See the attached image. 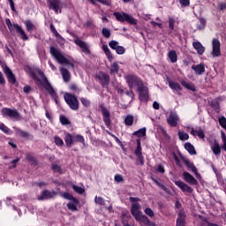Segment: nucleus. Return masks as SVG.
<instances>
[{
	"label": "nucleus",
	"instance_id": "f257e3e1",
	"mask_svg": "<svg viewBox=\"0 0 226 226\" xmlns=\"http://www.w3.org/2000/svg\"><path fill=\"white\" fill-rule=\"evenodd\" d=\"M130 202H132L131 207V213L132 216H134L136 222H139L140 225H147V226H156V223L151 222L147 216L142 214V206L139 204V198H129Z\"/></svg>",
	"mask_w": 226,
	"mask_h": 226
},
{
	"label": "nucleus",
	"instance_id": "f03ea898",
	"mask_svg": "<svg viewBox=\"0 0 226 226\" xmlns=\"http://www.w3.org/2000/svg\"><path fill=\"white\" fill-rule=\"evenodd\" d=\"M125 80L131 89H137L141 102H147L149 98L147 87L142 84V81L139 78L133 75H128L125 77Z\"/></svg>",
	"mask_w": 226,
	"mask_h": 226
},
{
	"label": "nucleus",
	"instance_id": "7ed1b4c3",
	"mask_svg": "<svg viewBox=\"0 0 226 226\" xmlns=\"http://www.w3.org/2000/svg\"><path fill=\"white\" fill-rule=\"evenodd\" d=\"M27 72L30 77L34 79L37 86H39V87H43L46 89V91H48V93H49V94H51V96H56V91H54V88L52 86H50V83L47 79V77H45V74H43V72L39 69L36 70L35 72L31 69H28Z\"/></svg>",
	"mask_w": 226,
	"mask_h": 226
},
{
	"label": "nucleus",
	"instance_id": "20e7f679",
	"mask_svg": "<svg viewBox=\"0 0 226 226\" xmlns=\"http://www.w3.org/2000/svg\"><path fill=\"white\" fill-rule=\"evenodd\" d=\"M50 54L59 63V64H64V66H68V68H72L73 66V63L70 61L61 50L55 47H50Z\"/></svg>",
	"mask_w": 226,
	"mask_h": 226
},
{
	"label": "nucleus",
	"instance_id": "39448f33",
	"mask_svg": "<svg viewBox=\"0 0 226 226\" xmlns=\"http://www.w3.org/2000/svg\"><path fill=\"white\" fill-rule=\"evenodd\" d=\"M61 197L69 200V202L67 203V208L69 209V211H72V213L79 211L80 202L79 201V200H77V198L73 197L68 192H61Z\"/></svg>",
	"mask_w": 226,
	"mask_h": 226
},
{
	"label": "nucleus",
	"instance_id": "423d86ee",
	"mask_svg": "<svg viewBox=\"0 0 226 226\" xmlns=\"http://www.w3.org/2000/svg\"><path fill=\"white\" fill-rule=\"evenodd\" d=\"M5 24L9 31H11V34H15V31H17V33H19L22 40H27V35L26 34V32H24V29L20 27V26L18 24H12L10 19H5Z\"/></svg>",
	"mask_w": 226,
	"mask_h": 226
},
{
	"label": "nucleus",
	"instance_id": "0eeeda50",
	"mask_svg": "<svg viewBox=\"0 0 226 226\" xmlns=\"http://www.w3.org/2000/svg\"><path fill=\"white\" fill-rule=\"evenodd\" d=\"M114 16L118 22H128V24L137 26V19L128 13L114 12Z\"/></svg>",
	"mask_w": 226,
	"mask_h": 226
},
{
	"label": "nucleus",
	"instance_id": "6e6552de",
	"mask_svg": "<svg viewBox=\"0 0 226 226\" xmlns=\"http://www.w3.org/2000/svg\"><path fill=\"white\" fill-rule=\"evenodd\" d=\"M64 100L66 103L69 105L70 109L72 110H77L79 109V100L73 94H65Z\"/></svg>",
	"mask_w": 226,
	"mask_h": 226
},
{
	"label": "nucleus",
	"instance_id": "1a4fd4ad",
	"mask_svg": "<svg viewBox=\"0 0 226 226\" xmlns=\"http://www.w3.org/2000/svg\"><path fill=\"white\" fill-rule=\"evenodd\" d=\"M2 114L4 117H10L11 119L15 120L20 119V114H19V111H17V109L4 108L2 109Z\"/></svg>",
	"mask_w": 226,
	"mask_h": 226
},
{
	"label": "nucleus",
	"instance_id": "9d476101",
	"mask_svg": "<svg viewBox=\"0 0 226 226\" xmlns=\"http://www.w3.org/2000/svg\"><path fill=\"white\" fill-rule=\"evenodd\" d=\"M213 45V51H212V56L214 57H220L222 55V52L220 50V41L218 39H214L212 41Z\"/></svg>",
	"mask_w": 226,
	"mask_h": 226
},
{
	"label": "nucleus",
	"instance_id": "9b49d317",
	"mask_svg": "<svg viewBox=\"0 0 226 226\" xmlns=\"http://www.w3.org/2000/svg\"><path fill=\"white\" fill-rule=\"evenodd\" d=\"M176 186L180 188V190L186 193H193V188L190 187L185 182L178 180L175 182Z\"/></svg>",
	"mask_w": 226,
	"mask_h": 226
},
{
	"label": "nucleus",
	"instance_id": "f8f14e48",
	"mask_svg": "<svg viewBox=\"0 0 226 226\" xmlns=\"http://www.w3.org/2000/svg\"><path fill=\"white\" fill-rule=\"evenodd\" d=\"M63 8L61 0H49V10H53L56 13H59Z\"/></svg>",
	"mask_w": 226,
	"mask_h": 226
},
{
	"label": "nucleus",
	"instance_id": "ddd939ff",
	"mask_svg": "<svg viewBox=\"0 0 226 226\" xmlns=\"http://www.w3.org/2000/svg\"><path fill=\"white\" fill-rule=\"evenodd\" d=\"M167 121L170 126L176 127L179 122V116H177V113L176 112H170Z\"/></svg>",
	"mask_w": 226,
	"mask_h": 226
},
{
	"label": "nucleus",
	"instance_id": "4468645a",
	"mask_svg": "<svg viewBox=\"0 0 226 226\" xmlns=\"http://www.w3.org/2000/svg\"><path fill=\"white\" fill-rule=\"evenodd\" d=\"M56 195V192L43 191L37 196L39 200H48V199H52Z\"/></svg>",
	"mask_w": 226,
	"mask_h": 226
},
{
	"label": "nucleus",
	"instance_id": "2eb2a0df",
	"mask_svg": "<svg viewBox=\"0 0 226 226\" xmlns=\"http://www.w3.org/2000/svg\"><path fill=\"white\" fill-rule=\"evenodd\" d=\"M74 42L76 43V45H78L79 48L81 49L84 54H89V45H87V43L84 42L82 40L79 38L75 39Z\"/></svg>",
	"mask_w": 226,
	"mask_h": 226
},
{
	"label": "nucleus",
	"instance_id": "dca6fc26",
	"mask_svg": "<svg viewBox=\"0 0 226 226\" xmlns=\"http://www.w3.org/2000/svg\"><path fill=\"white\" fill-rule=\"evenodd\" d=\"M137 142V148L135 150V154L138 160L140 162L141 165L144 164V157L142 156V147H140V139L136 140Z\"/></svg>",
	"mask_w": 226,
	"mask_h": 226
},
{
	"label": "nucleus",
	"instance_id": "f3484780",
	"mask_svg": "<svg viewBox=\"0 0 226 226\" xmlns=\"http://www.w3.org/2000/svg\"><path fill=\"white\" fill-rule=\"evenodd\" d=\"M190 133L193 137H197L198 136L199 139H201L202 140H204V139H206V132H204L203 129L195 130L193 128H191Z\"/></svg>",
	"mask_w": 226,
	"mask_h": 226
},
{
	"label": "nucleus",
	"instance_id": "a211bd4d",
	"mask_svg": "<svg viewBox=\"0 0 226 226\" xmlns=\"http://www.w3.org/2000/svg\"><path fill=\"white\" fill-rule=\"evenodd\" d=\"M4 72L8 78V80L11 84H15V75H13V72H11V70L8 66L4 67Z\"/></svg>",
	"mask_w": 226,
	"mask_h": 226
},
{
	"label": "nucleus",
	"instance_id": "6ab92c4d",
	"mask_svg": "<svg viewBox=\"0 0 226 226\" xmlns=\"http://www.w3.org/2000/svg\"><path fill=\"white\" fill-rule=\"evenodd\" d=\"M183 177L185 182L188 183V185H197V179L192 176V174L185 171L183 173Z\"/></svg>",
	"mask_w": 226,
	"mask_h": 226
},
{
	"label": "nucleus",
	"instance_id": "aec40b11",
	"mask_svg": "<svg viewBox=\"0 0 226 226\" xmlns=\"http://www.w3.org/2000/svg\"><path fill=\"white\" fill-rule=\"evenodd\" d=\"M210 147H211V150L213 151L214 154H215L216 156H218V154H220V153H222V148L220 147V144L216 140H215L214 142H212L210 144Z\"/></svg>",
	"mask_w": 226,
	"mask_h": 226
},
{
	"label": "nucleus",
	"instance_id": "412c9836",
	"mask_svg": "<svg viewBox=\"0 0 226 226\" xmlns=\"http://www.w3.org/2000/svg\"><path fill=\"white\" fill-rule=\"evenodd\" d=\"M64 142H65L67 147H72V146L73 144H75V135L67 133L64 137Z\"/></svg>",
	"mask_w": 226,
	"mask_h": 226
},
{
	"label": "nucleus",
	"instance_id": "4be33fe9",
	"mask_svg": "<svg viewBox=\"0 0 226 226\" xmlns=\"http://www.w3.org/2000/svg\"><path fill=\"white\" fill-rule=\"evenodd\" d=\"M186 218V215H185V212L181 211L178 213V217L177 219V226H185L186 225V222L185 221Z\"/></svg>",
	"mask_w": 226,
	"mask_h": 226
},
{
	"label": "nucleus",
	"instance_id": "5701e85b",
	"mask_svg": "<svg viewBox=\"0 0 226 226\" xmlns=\"http://www.w3.org/2000/svg\"><path fill=\"white\" fill-rule=\"evenodd\" d=\"M192 70H194L197 75H202L206 72V66L204 64H200L198 65H192Z\"/></svg>",
	"mask_w": 226,
	"mask_h": 226
},
{
	"label": "nucleus",
	"instance_id": "b1692460",
	"mask_svg": "<svg viewBox=\"0 0 226 226\" xmlns=\"http://www.w3.org/2000/svg\"><path fill=\"white\" fill-rule=\"evenodd\" d=\"M102 116L106 126H110V112L107 109H102Z\"/></svg>",
	"mask_w": 226,
	"mask_h": 226
},
{
	"label": "nucleus",
	"instance_id": "393cba45",
	"mask_svg": "<svg viewBox=\"0 0 226 226\" xmlns=\"http://www.w3.org/2000/svg\"><path fill=\"white\" fill-rule=\"evenodd\" d=\"M97 79L101 82V84H105V82H109L110 80V78L109 75L105 72H99L97 74Z\"/></svg>",
	"mask_w": 226,
	"mask_h": 226
},
{
	"label": "nucleus",
	"instance_id": "a878e982",
	"mask_svg": "<svg viewBox=\"0 0 226 226\" xmlns=\"http://www.w3.org/2000/svg\"><path fill=\"white\" fill-rule=\"evenodd\" d=\"M192 47H193V49H195V50H197V52H198V54H200V56H202L206 50L204 46H202V44L199 41L193 42Z\"/></svg>",
	"mask_w": 226,
	"mask_h": 226
},
{
	"label": "nucleus",
	"instance_id": "bb28decb",
	"mask_svg": "<svg viewBox=\"0 0 226 226\" xmlns=\"http://www.w3.org/2000/svg\"><path fill=\"white\" fill-rule=\"evenodd\" d=\"M169 86L173 91H183V87L176 81H169Z\"/></svg>",
	"mask_w": 226,
	"mask_h": 226
},
{
	"label": "nucleus",
	"instance_id": "cd10ccee",
	"mask_svg": "<svg viewBox=\"0 0 226 226\" xmlns=\"http://www.w3.org/2000/svg\"><path fill=\"white\" fill-rule=\"evenodd\" d=\"M60 72L64 82H68L70 80V72L64 67H60Z\"/></svg>",
	"mask_w": 226,
	"mask_h": 226
},
{
	"label": "nucleus",
	"instance_id": "c85d7f7f",
	"mask_svg": "<svg viewBox=\"0 0 226 226\" xmlns=\"http://www.w3.org/2000/svg\"><path fill=\"white\" fill-rule=\"evenodd\" d=\"M111 75H119V64L113 63L110 67Z\"/></svg>",
	"mask_w": 226,
	"mask_h": 226
},
{
	"label": "nucleus",
	"instance_id": "c756f323",
	"mask_svg": "<svg viewBox=\"0 0 226 226\" xmlns=\"http://www.w3.org/2000/svg\"><path fill=\"white\" fill-rule=\"evenodd\" d=\"M186 165L188 167V169H191V170H192L197 177V179H200V174H199V172L197 171V168L193 165V163L190 162H186Z\"/></svg>",
	"mask_w": 226,
	"mask_h": 226
},
{
	"label": "nucleus",
	"instance_id": "7c9ffc66",
	"mask_svg": "<svg viewBox=\"0 0 226 226\" xmlns=\"http://www.w3.org/2000/svg\"><path fill=\"white\" fill-rule=\"evenodd\" d=\"M185 149H186V151H188V153L191 154H197L195 147H193V145H192V143H185Z\"/></svg>",
	"mask_w": 226,
	"mask_h": 226
},
{
	"label": "nucleus",
	"instance_id": "2f4dec72",
	"mask_svg": "<svg viewBox=\"0 0 226 226\" xmlns=\"http://www.w3.org/2000/svg\"><path fill=\"white\" fill-rule=\"evenodd\" d=\"M181 84L182 86H184V87H185L186 89H189L190 91H196L195 86L192 83L182 80Z\"/></svg>",
	"mask_w": 226,
	"mask_h": 226
},
{
	"label": "nucleus",
	"instance_id": "473e14b6",
	"mask_svg": "<svg viewBox=\"0 0 226 226\" xmlns=\"http://www.w3.org/2000/svg\"><path fill=\"white\" fill-rule=\"evenodd\" d=\"M92 4H96V3H101L102 4H106L110 6L112 0H88Z\"/></svg>",
	"mask_w": 226,
	"mask_h": 226
},
{
	"label": "nucleus",
	"instance_id": "72a5a7b5",
	"mask_svg": "<svg viewBox=\"0 0 226 226\" xmlns=\"http://www.w3.org/2000/svg\"><path fill=\"white\" fill-rule=\"evenodd\" d=\"M26 27V31H28L29 33H31L32 31H34L35 26L34 24H33V22H31L30 20H26L24 22Z\"/></svg>",
	"mask_w": 226,
	"mask_h": 226
},
{
	"label": "nucleus",
	"instance_id": "f704fd0d",
	"mask_svg": "<svg viewBox=\"0 0 226 226\" xmlns=\"http://www.w3.org/2000/svg\"><path fill=\"white\" fill-rule=\"evenodd\" d=\"M178 137L180 140H188L190 139V135L185 131H178Z\"/></svg>",
	"mask_w": 226,
	"mask_h": 226
},
{
	"label": "nucleus",
	"instance_id": "c9c22d12",
	"mask_svg": "<svg viewBox=\"0 0 226 226\" xmlns=\"http://www.w3.org/2000/svg\"><path fill=\"white\" fill-rule=\"evenodd\" d=\"M72 188L74 192H76V193H79V195H82V193L86 192V189L84 188V186H78L76 185H73Z\"/></svg>",
	"mask_w": 226,
	"mask_h": 226
},
{
	"label": "nucleus",
	"instance_id": "e433bc0d",
	"mask_svg": "<svg viewBox=\"0 0 226 226\" xmlns=\"http://www.w3.org/2000/svg\"><path fill=\"white\" fill-rule=\"evenodd\" d=\"M133 135H136V137H146V127H143L136 132H133Z\"/></svg>",
	"mask_w": 226,
	"mask_h": 226
},
{
	"label": "nucleus",
	"instance_id": "4c0bfd02",
	"mask_svg": "<svg viewBox=\"0 0 226 226\" xmlns=\"http://www.w3.org/2000/svg\"><path fill=\"white\" fill-rule=\"evenodd\" d=\"M169 58L170 59L171 63H176L177 61V54L176 51L171 50L169 52Z\"/></svg>",
	"mask_w": 226,
	"mask_h": 226
},
{
	"label": "nucleus",
	"instance_id": "58836bf2",
	"mask_svg": "<svg viewBox=\"0 0 226 226\" xmlns=\"http://www.w3.org/2000/svg\"><path fill=\"white\" fill-rule=\"evenodd\" d=\"M102 50L106 54L108 59L110 61V59H112V54H110V49H109V46L102 45Z\"/></svg>",
	"mask_w": 226,
	"mask_h": 226
},
{
	"label": "nucleus",
	"instance_id": "ea45409f",
	"mask_svg": "<svg viewBox=\"0 0 226 226\" xmlns=\"http://www.w3.org/2000/svg\"><path fill=\"white\" fill-rule=\"evenodd\" d=\"M95 204H99L100 206H105V200L103 198L95 196L94 198Z\"/></svg>",
	"mask_w": 226,
	"mask_h": 226
},
{
	"label": "nucleus",
	"instance_id": "a19ab883",
	"mask_svg": "<svg viewBox=\"0 0 226 226\" xmlns=\"http://www.w3.org/2000/svg\"><path fill=\"white\" fill-rule=\"evenodd\" d=\"M144 212L147 215V216H149V218H154V211H153V209H151L150 207L145 208Z\"/></svg>",
	"mask_w": 226,
	"mask_h": 226
},
{
	"label": "nucleus",
	"instance_id": "79ce46f5",
	"mask_svg": "<svg viewBox=\"0 0 226 226\" xmlns=\"http://www.w3.org/2000/svg\"><path fill=\"white\" fill-rule=\"evenodd\" d=\"M125 124L127 126H132V124H133V116L129 115L125 117Z\"/></svg>",
	"mask_w": 226,
	"mask_h": 226
},
{
	"label": "nucleus",
	"instance_id": "37998d69",
	"mask_svg": "<svg viewBox=\"0 0 226 226\" xmlns=\"http://www.w3.org/2000/svg\"><path fill=\"white\" fill-rule=\"evenodd\" d=\"M109 46L113 50H117V49L119 48V42H117V41H109Z\"/></svg>",
	"mask_w": 226,
	"mask_h": 226
},
{
	"label": "nucleus",
	"instance_id": "c03bdc74",
	"mask_svg": "<svg viewBox=\"0 0 226 226\" xmlns=\"http://www.w3.org/2000/svg\"><path fill=\"white\" fill-rule=\"evenodd\" d=\"M206 27V19H200L198 23V28L204 29Z\"/></svg>",
	"mask_w": 226,
	"mask_h": 226
},
{
	"label": "nucleus",
	"instance_id": "a18cd8bd",
	"mask_svg": "<svg viewBox=\"0 0 226 226\" xmlns=\"http://www.w3.org/2000/svg\"><path fill=\"white\" fill-rule=\"evenodd\" d=\"M74 140L75 142H80L81 144H85L84 143V136L78 134V135H74Z\"/></svg>",
	"mask_w": 226,
	"mask_h": 226
},
{
	"label": "nucleus",
	"instance_id": "49530a36",
	"mask_svg": "<svg viewBox=\"0 0 226 226\" xmlns=\"http://www.w3.org/2000/svg\"><path fill=\"white\" fill-rule=\"evenodd\" d=\"M153 181H154V183H156L157 185L162 188V190H163L164 192H166V193H169V189H167V187H166L165 185H162L160 182H158V180H156V179H154V178H153Z\"/></svg>",
	"mask_w": 226,
	"mask_h": 226
},
{
	"label": "nucleus",
	"instance_id": "de8ad7c7",
	"mask_svg": "<svg viewBox=\"0 0 226 226\" xmlns=\"http://www.w3.org/2000/svg\"><path fill=\"white\" fill-rule=\"evenodd\" d=\"M54 140H55V144H56V146H63V144H64V142L63 141V139H62L61 138L57 137V136H56V137L54 138Z\"/></svg>",
	"mask_w": 226,
	"mask_h": 226
},
{
	"label": "nucleus",
	"instance_id": "09e8293b",
	"mask_svg": "<svg viewBox=\"0 0 226 226\" xmlns=\"http://www.w3.org/2000/svg\"><path fill=\"white\" fill-rule=\"evenodd\" d=\"M222 149H224V151H226V135L224 132H222Z\"/></svg>",
	"mask_w": 226,
	"mask_h": 226
},
{
	"label": "nucleus",
	"instance_id": "8fccbe9b",
	"mask_svg": "<svg viewBox=\"0 0 226 226\" xmlns=\"http://www.w3.org/2000/svg\"><path fill=\"white\" fill-rule=\"evenodd\" d=\"M102 34L105 36V38H110V30L104 27L102 29Z\"/></svg>",
	"mask_w": 226,
	"mask_h": 226
},
{
	"label": "nucleus",
	"instance_id": "3c124183",
	"mask_svg": "<svg viewBox=\"0 0 226 226\" xmlns=\"http://www.w3.org/2000/svg\"><path fill=\"white\" fill-rule=\"evenodd\" d=\"M60 122L62 123V124H64V125L70 124V121L64 116L60 117Z\"/></svg>",
	"mask_w": 226,
	"mask_h": 226
},
{
	"label": "nucleus",
	"instance_id": "603ef678",
	"mask_svg": "<svg viewBox=\"0 0 226 226\" xmlns=\"http://www.w3.org/2000/svg\"><path fill=\"white\" fill-rule=\"evenodd\" d=\"M51 169L54 170V172H62L61 166L57 164H52Z\"/></svg>",
	"mask_w": 226,
	"mask_h": 226
},
{
	"label": "nucleus",
	"instance_id": "864d4df0",
	"mask_svg": "<svg viewBox=\"0 0 226 226\" xmlns=\"http://www.w3.org/2000/svg\"><path fill=\"white\" fill-rule=\"evenodd\" d=\"M115 181L116 183H123V181H124V178H123L122 175L117 174L115 176Z\"/></svg>",
	"mask_w": 226,
	"mask_h": 226
},
{
	"label": "nucleus",
	"instance_id": "5fc2aeb1",
	"mask_svg": "<svg viewBox=\"0 0 226 226\" xmlns=\"http://www.w3.org/2000/svg\"><path fill=\"white\" fill-rule=\"evenodd\" d=\"M117 54H119V55H123L124 54L125 52V49L123 46H118V48H117V49H115Z\"/></svg>",
	"mask_w": 226,
	"mask_h": 226
},
{
	"label": "nucleus",
	"instance_id": "6e6d98bb",
	"mask_svg": "<svg viewBox=\"0 0 226 226\" xmlns=\"http://www.w3.org/2000/svg\"><path fill=\"white\" fill-rule=\"evenodd\" d=\"M217 10H219V11H223V10H226V4L225 3L218 4Z\"/></svg>",
	"mask_w": 226,
	"mask_h": 226
},
{
	"label": "nucleus",
	"instance_id": "4d7b16f0",
	"mask_svg": "<svg viewBox=\"0 0 226 226\" xmlns=\"http://www.w3.org/2000/svg\"><path fill=\"white\" fill-rule=\"evenodd\" d=\"M219 123L222 128H226V118L225 117H222L219 118Z\"/></svg>",
	"mask_w": 226,
	"mask_h": 226
},
{
	"label": "nucleus",
	"instance_id": "13d9d810",
	"mask_svg": "<svg viewBox=\"0 0 226 226\" xmlns=\"http://www.w3.org/2000/svg\"><path fill=\"white\" fill-rule=\"evenodd\" d=\"M212 107L218 112L220 110V104H218V101H214L212 102Z\"/></svg>",
	"mask_w": 226,
	"mask_h": 226
},
{
	"label": "nucleus",
	"instance_id": "bf43d9fd",
	"mask_svg": "<svg viewBox=\"0 0 226 226\" xmlns=\"http://www.w3.org/2000/svg\"><path fill=\"white\" fill-rule=\"evenodd\" d=\"M81 103L85 106V107H89V105H91V102H89V100L86 99V98H81Z\"/></svg>",
	"mask_w": 226,
	"mask_h": 226
},
{
	"label": "nucleus",
	"instance_id": "052dcab7",
	"mask_svg": "<svg viewBox=\"0 0 226 226\" xmlns=\"http://www.w3.org/2000/svg\"><path fill=\"white\" fill-rule=\"evenodd\" d=\"M0 130L4 132V133H8L10 131V129H8L4 124H0Z\"/></svg>",
	"mask_w": 226,
	"mask_h": 226
},
{
	"label": "nucleus",
	"instance_id": "680f3d73",
	"mask_svg": "<svg viewBox=\"0 0 226 226\" xmlns=\"http://www.w3.org/2000/svg\"><path fill=\"white\" fill-rule=\"evenodd\" d=\"M174 19H170V23H169V27L170 29V33H172V31H174Z\"/></svg>",
	"mask_w": 226,
	"mask_h": 226
},
{
	"label": "nucleus",
	"instance_id": "e2e57ef3",
	"mask_svg": "<svg viewBox=\"0 0 226 226\" xmlns=\"http://www.w3.org/2000/svg\"><path fill=\"white\" fill-rule=\"evenodd\" d=\"M150 24L151 26H153V27H156L157 26H159L160 29L163 27V25L162 23H156V21H151Z\"/></svg>",
	"mask_w": 226,
	"mask_h": 226
},
{
	"label": "nucleus",
	"instance_id": "0e129e2a",
	"mask_svg": "<svg viewBox=\"0 0 226 226\" xmlns=\"http://www.w3.org/2000/svg\"><path fill=\"white\" fill-rule=\"evenodd\" d=\"M182 6H190V0H179Z\"/></svg>",
	"mask_w": 226,
	"mask_h": 226
},
{
	"label": "nucleus",
	"instance_id": "69168bd1",
	"mask_svg": "<svg viewBox=\"0 0 226 226\" xmlns=\"http://www.w3.org/2000/svg\"><path fill=\"white\" fill-rule=\"evenodd\" d=\"M0 84L3 86L6 84V80H4V76L3 75V72H0Z\"/></svg>",
	"mask_w": 226,
	"mask_h": 226
},
{
	"label": "nucleus",
	"instance_id": "338daca9",
	"mask_svg": "<svg viewBox=\"0 0 226 226\" xmlns=\"http://www.w3.org/2000/svg\"><path fill=\"white\" fill-rule=\"evenodd\" d=\"M201 226H218V225L208 222L207 221H203V223L201 224Z\"/></svg>",
	"mask_w": 226,
	"mask_h": 226
},
{
	"label": "nucleus",
	"instance_id": "774afa93",
	"mask_svg": "<svg viewBox=\"0 0 226 226\" xmlns=\"http://www.w3.org/2000/svg\"><path fill=\"white\" fill-rule=\"evenodd\" d=\"M23 91H24V93H26V94H29V93H31V87H29V86H25V87H23Z\"/></svg>",
	"mask_w": 226,
	"mask_h": 226
}]
</instances>
